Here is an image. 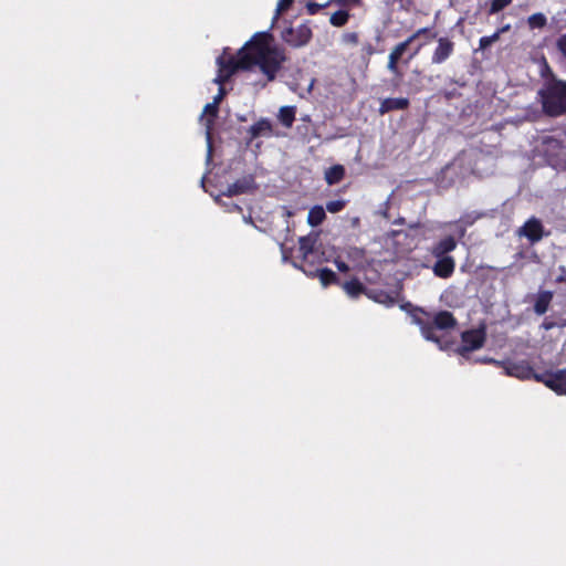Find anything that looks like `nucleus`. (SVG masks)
Here are the masks:
<instances>
[{"label":"nucleus","mask_w":566,"mask_h":566,"mask_svg":"<svg viewBox=\"0 0 566 566\" xmlns=\"http://www.w3.org/2000/svg\"><path fill=\"white\" fill-rule=\"evenodd\" d=\"M272 42L273 35L269 31L256 32L237 55L219 56V70L214 82L223 85L237 71H247L255 65L266 76L268 82L274 81L286 61V54L284 49L271 45Z\"/></svg>","instance_id":"f257e3e1"},{"label":"nucleus","mask_w":566,"mask_h":566,"mask_svg":"<svg viewBox=\"0 0 566 566\" xmlns=\"http://www.w3.org/2000/svg\"><path fill=\"white\" fill-rule=\"evenodd\" d=\"M419 314L427 317H429V314L424 310L417 307L412 317L415 323L420 326L424 338L436 343L439 342V337L436 333L437 329L449 331L454 328L458 324L457 318L449 311H439L433 315L431 321L422 318Z\"/></svg>","instance_id":"f03ea898"},{"label":"nucleus","mask_w":566,"mask_h":566,"mask_svg":"<svg viewBox=\"0 0 566 566\" xmlns=\"http://www.w3.org/2000/svg\"><path fill=\"white\" fill-rule=\"evenodd\" d=\"M545 113L558 116L566 112V82L549 81L539 92Z\"/></svg>","instance_id":"7ed1b4c3"},{"label":"nucleus","mask_w":566,"mask_h":566,"mask_svg":"<svg viewBox=\"0 0 566 566\" xmlns=\"http://www.w3.org/2000/svg\"><path fill=\"white\" fill-rule=\"evenodd\" d=\"M426 32L427 31L424 30H417L411 35H409L405 41L399 42L394 46L388 56L387 69L389 72L397 76H401V72L398 66L399 62L402 60L403 54L407 52L409 46L420 38L421 33Z\"/></svg>","instance_id":"20e7f679"},{"label":"nucleus","mask_w":566,"mask_h":566,"mask_svg":"<svg viewBox=\"0 0 566 566\" xmlns=\"http://www.w3.org/2000/svg\"><path fill=\"white\" fill-rule=\"evenodd\" d=\"M313 36L312 29L302 23L295 28L289 27L282 31V40L292 48H301L306 45Z\"/></svg>","instance_id":"39448f33"},{"label":"nucleus","mask_w":566,"mask_h":566,"mask_svg":"<svg viewBox=\"0 0 566 566\" xmlns=\"http://www.w3.org/2000/svg\"><path fill=\"white\" fill-rule=\"evenodd\" d=\"M485 337L486 333L484 326L462 332L461 346L458 348V353L464 356L465 354L481 348L485 342Z\"/></svg>","instance_id":"423d86ee"},{"label":"nucleus","mask_w":566,"mask_h":566,"mask_svg":"<svg viewBox=\"0 0 566 566\" xmlns=\"http://www.w3.org/2000/svg\"><path fill=\"white\" fill-rule=\"evenodd\" d=\"M534 377L557 395L566 396V369L535 374Z\"/></svg>","instance_id":"0eeeda50"},{"label":"nucleus","mask_w":566,"mask_h":566,"mask_svg":"<svg viewBox=\"0 0 566 566\" xmlns=\"http://www.w3.org/2000/svg\"><path fill=\"white\" fill-rule=\"evenodd\" d=\"M516 233L521 238H526L531 244L539 242L546 235L542 221L535 217L530 218Z\"/></svg>","instance_id":"6e6552de"},{"label":"nucleus","mask_w":566,"mask_h":566,"mask_svg":"<svg viewBox=\"0 0 566 566\" xmlns=\"http://www.w3.org/2000/svg\"><path fill=\"white\" fill-rule=\"evenodd\" d=\"M258 188L254 177L252 175L243 176L233 184L229 185L223 195L227 197H233L242 193H248Z\"/></svg>","instance_id":"1a4fd4ad"},{"label":"nucleus","mask_w":566,"mask_h":566,"mask_svg":"<svg viewBox=\"0 0 566 566\" xmlns=\"http://www.w3.org/2000/svg\"><path fill=\"white\" fill-rule=\"evenodd\" d=\"M535 148L539 155L544 156L549 163H552L554 158L560 154L562 145L557 139L551 136H543Z\"/></svg>","instance_id":"9d476101"},{"label":"nucleus","mask_w":566,"mask_h":566,"mask_svg":"<svg viewBox=\"0 0 566 566\" xmlns=\"http://www.w3.org/2000/svg\"><path fill=\"white\" fill-rule=\"evenodd\" d=\"M306 275L312 277H318L323 286L332 284H340L339 277L334 271L327 268H315L314 263H311L308 268H304L303 271Z\"/></svg>","instance_id":"9b49d317"},{"label":"nucleus","mask_w":566,"mask_h":566,"mask_svg":"<svg viewBox=\"0 0 566 566\" xmlns=\"http://www.w3.org/2000/svg\"><path fill=\"white\" fill-rule=\"evenodd\" d=\"M454 51V43L447 36H441L438 39V45L434 49L431 62L433 64H441L446 62Z\"/></svg>","instance_id":"f8f14e48"},{"label":"nucleus","mask_w":566,"mask_h":566,"mask_svg":"<svg viewBox=\"0 0 566 566\" xmlns=\"http://www.w3.org/2000/svg\"><path fill=\"white\" fill-rule=\"evenodd\" d=\"M298 243L300 251L302 253L300 268L304 271V268H308L311 263H314V259L317 256L318 251L314 248L315 241L310 237H301Z\"/></svg>","instance_id":"ddd939ff"},{"label":"nucleus","mask_w":566,"mask_h":566,"mask_svg":"<svg viewBox=\"0 0 566 566\" xmlns=\"http://www.w3.org/2000/svg\"><path fill=\"white\" fill-rule=\"evenodd\" d=\"M342 255L353 264L354 269L365 268L366 250L364 248L348 245L342 250Z\"/></svg>","instance_id":"4468645a"},{"label":"nucleus","mask_w":566,"mask_h":566,"mask_svg":"<svg viewBox=\"0 0 566 566\" xmlns=\"http://www.w3.org/2000/svg\"><path fill=\"white\" fill-rule=\"evenodd\" d=\"M409 105L410 101L407 97H387L380 102L378 112L385 115L392 111H405Z\"/></svg>","instance_id":"2eb2a0df"},{"label":"nucleus","mask_w":566,"mask_h":566,"mask_svg":"<svg viewBox=\"0 0 566 566\" xmlns=\"http://www.w3.org/2000/svg\"><path fill=\"white\" fill-rule=\"evenodd\" d=\"M432 270L436 276L441 279L450 277L455 269V262L452 256H440L437 258Z\"/></svg>","instance_id":"dca6fc26"},{"label":"nucleus","mask_w":566,"mask_h":566,"mask_svg":"<svg viewBox=\"0 0 566 566\" xmlns=\"http://www.w3.org/2000/svg\"><path fill=\"white\" fill-rule=\"evenodd\" d=\"M420 30L427 31L426 33H421L419 42L413 46L412 51L408 54L406 60H402L405 64H408L412 59H415L422 48L433 41L437 38V32H434L431 28H421Z\"/></svg>","instance_id":"f3484780"},{"label":"nucleus","mask_w":566,"mask_h":566,"mask_svg":"<svg viewBox=\"0 0 566 566\" xmlns=\"http://www.w3.org/2000/svg\"><path fill=\"white\" fill-rule=\"evenodd\" d=\"M366 296L388 307L394 306L397 302V294L380 289H368Z\"/></svg>","instance_id":"a211bd4d"},{"label":"nucleus","mask_w":566,"mask_h":566,"mask_svg":"<svg viewBox=\"0 0 566 566\" xmlns=\"http://www.w3.org/2000/svg\"><path fill=\"white\" fill-rule=\"evenodd\" d=\"M273 133V126L270 119L268 118H260L258 122H255L250 128L249 134L250 138L254 139L261 136L269 137Z\"/></svg>","instance_id":"6ab92c4d"},{"label":"nucleus","mask_w":566,"mask_h":566,"mask_svg":"<svg viewBox=\"0 0 566 566\" xmlns=\"http://www.w3.org/2000/svg\"><path fill=\"white\" fill-rule=\"evenodd\" d=\"M457 248V241L453 237L448 235L441 239L434 247L432 248V254L436 258L448 256L447 254L452 252Z\"/></svg>","instance_id":"aec40b11"},{"label":"nucleus","mask_w":566,"mask_h":566,"mask_svg":"<svg viewBox=\"0 0 566 566\" xmlns=\"http://www.w3.org/2000/svg\"><path fill=\"white\" fill-rule=\"evenodd\" d=\"M342 287L352 298H357L361 294L366 295V292H368V289L356 277L342 283Z\"/></svg>","instance_id":"412c9836"},{"label":"nucleus","mask_w":566,"mask_h":566,"mask_svg":"<svg viewBox=\"0 0 566 566\" xmlns=\"http://www.w3.org/2000/svg\"><path fill=\"white\" fill-rule=\"evenodd\" d=\"M345 177V168L343 165H334L325 171V181L333 186L340 182Z\"/></svg>","instance_id":"4be33fe9"},{"label":"nucleus","mask_w":566,"mask_h":566,"mask_svg":"<svg viewBox=\"0 0 566 566\" xmlns=\"http://www.w3.org/2000/svg\"><path fill=\"white\" fill-rule=\"evenodd\" d=\"M553 293L551 291H542L536 295L534 311L538 315H543L552 302Z\"/></svg>","instance_id":"5701e85b"},{"label":"nucleus","mask_w":566,"mask_h":566,"mask_svg":"<svg viewBox=\"0 0 566 566\" xmlns=\"http://www.w3.org/2000/svg\"><path fill=\"white\" fill-rule=\"evenodd\" d=\"M326 218V213L323 207L314 206L310 209L307 214V222L312 227L319 226Z\"/></svg>","instance_id":"b1692460"},{"label":"nucleus","mask_w":566,"mask_h":566,"mask_svg":"<svg viewBox=\"0 0 566 566\" xmlns=\"http://www.w3.org/2000/svg\"><path fill=\"white\" fill-rule=\"evenodd\" d=\"M279 119L285 127H291L295 120V108L293 106H283L279 111Z\"/></svg>","instance_id":"393cba45"},{"label":"nucleus","mask_w":566,"mask_h":566,"mask_svg":"<svg viewBox=\"0 0 566 566\" xmlns=\"http://www.w3.org/2000/svg\"><path fill=\"white\" fill-rule=\"evenodd\" d=\"M349 19V11L340 9L331 15L329 23L333 27L342 28L348 23Z\"/></svg>","instance_id":"a878e982"},{"label":"nucleus","mask_w":566,"mask_h":566,"mask_svg":"<svg viewBox=\"0 0 566 566\" xmlns=\"http://www.w3.org/2000/svg\"><path fill=\"white\" fill-rule=\"evenodd\" d=\"M219 112V105H217L214 102L208 103L203 108V115H208L209 118L207 120V135L208 139H210V127L214 122V118L218 116Z\"/></svg>","instance_id":"bb28decb"},{"label":"nucleus","mask_w":566,"mask_h":566,"mask_svg":"<svg viewBox=\"0 0 566 566\" xmlns=\"http://www.w3.org/2000/svg\"><path fill=\"white\" fill-rule=\"evenodd\" d=\"M546 17L543 13H534L528 18L531 29H542L546 24Z\"/></svg>","instance_id":"cd10ccee"},{"label":"nucleus","mask_w":566,"mask_h":566,"mask_svg":"<svg viewBox=\"0 0 566 566\" xmlns=\"http://www.w3.org/2000/svg\"><path fill=\"white\" fill-rule=\"evenodd\" d=\"M346 207V201L343 199L332 200L326 202V210L331 213H337Z\"/></svg>","instance_id":"c85d7f7f"},{"label":"nucleus","mask_w":566,"mask_h":566,"mask_svg":"<svg viewBox=\"0 0 566 566\" xmlns=\"http://www.w3.org/2000/svg\"><path fill=\"white\" fill-rule=\"evenodd\" d=\"M331 3H328V1L326 3H317V2H308L306 4V12L310 14V15H315L317 14L319 11H322L323 9H325L326 7H328Z\"/></svg>","instance_id":"c756f323"},{"label":"nucleus","mask_w":566,"mask_h":566,"mask_svg":"<svg viewBox=\"0 0 566 566\" xmlns=\"http://www.w3.org/2000/svg\"><path fill=\"white\" fill-rule=\"evenodd\" d=\"M293 2H294V0H279L277 6H276V13L273 19V22L279 18V15L282 12L286 11L292 6Z\"/></svg>","instance_id":"7c9ffc66"},{"label":"nucleus","mask_w":566,"mask_h":566,"mask_svg":"<svg viewBox=\"0 0 566 566\" xmlns=\"http://www.w3.org/2000/svg\"><path fill=\"white\" fill-rule=\"evenodd\" d=\"M342 40L346 44L357 45L359 42V35L357 32H346L343 34Z\"/></svg>","instance_id":"2f4dec72"},{"label":"nucleus","mask_w":566,"mask_h":566,"mask_svg":"<svg viewBox=\"0 0 566 566\" xmlns=\"http://www.w3.org/2000/svg\"><path fill=\"white\" fill-rule=\"evenodd\" d=\"M328 3L337 4L339 7H358L361 0H328Z\"/></svg>","instance_id":"473e14b6"},{"label":"nucleus","mask_w":566,"mask_h":566,"mask_svg":"<svg viewBox=\"0 0 566 566\" xmlns=\"http://www.w3.org/2000/svg\"><path fill=\"white\" fill-rule=\"evenodd\" d=\"M495 41V33L490 35V36H482L480 39V43H479V50H481L482 52H484V50H486L488 48L491 46V44Z\"/></svg>","instance_id":"72a5a7b5"},{"label":"nucleus","mask_w":566,"mask_h":566,"mask_svg":"<svg viewBox=\"0 0 566 566\" xmlns=\"http://www.w3.org/2000/svg\"><path fill=\"white\" fill-rule=\"evenodd\" d=\"M342 253L335 258L334 264L336 265L337 270L342 273H347L349 271L348 264L343 260Z\"/></svg>","instance_id":"f704fd0d"},{"label":"nucleus","mask_w":566,"mask_h":566,"mask_svg":"<svg viewBox=\"0 0 566 566\" xmlns=\"http://www.w3.org/2000/svg\"><path fill=\"white\" fill-rule=\"evenodd\" d=\"M556 46L564 59H566V33L560 35L556 41Z\"/></svg>","instance_id":"c9c22d12"},{"label":"nucleus","mask_w":566,"mask_h":566,"mask_svg":"<svg viewBox=\"0 0 566 566\" xmlns=\"http://www.w3.org/2000/svg\"><path fill=\"white\" fill-rule=\"evenodd\" d=\"M224 94H226L224 88L221 86L220 90H219L218 95H216L213 97L212 102H214L217 105H219L221 103V101L223 99Z\"/></svg>","instance_id":"e433bc0d"},{"label":"nucleus","mask_w":566,"mask_h":566,"mask_svg":"<svg viewBox=\"0 0 566 566\" xmlns=\"http://www.w3.org/2000/svg\"><path fill=\"white\" fill-rule=\"evenodd\" d=\"M489 12H490V14L495 13V0L489 1Z\"/></svg>","instance_id":"4c0bfd02"},{"label":"nucleus","mask_w":566,"mask_h":566,"mask_svg":"<svg viewBox=\"0 0 566 566\" xmlns=\"http://www.w3.org/2000/svg\"><path fill=\"white\" fill-rule=\"evenodd\" d=\"M510 2L511 0H497V11L503 7L507 6Z\"/></svg>","instance_id":"58836bf2"},{"label":"nucleus","mask_w":566,"mask_h":566,"mask_svg":"<svg viewBox=\"0 0 566 566\" xmlns=\"http://www.w3.org/2000/svg\"><path fill=\"white\" fill-rule=\"evenodd\" d=\"M367 53H368V54H373V53H374V48H373V45H371V44H368V46H367Z\"/></svg>","instance_id":"ea45409f"},{"label":"nucleus","mask_w":566,"mask_h":566,"mask_svg":"<svg viewBox=\"0 0 566 566\" xmlns=\"http://www.w3.org/2000/svg\"><path fill=\"white\" fill-rule=\"evenodd\" d=\"M483 361L494 364V363H495V359H493V358H488V359H483Z\"/></svg>","instance_id":"a19ab883"},{"label":"nucleus","mask_w":566,"mask_h":566,"mask_svg":"<svg viewBox=\"0 0 566 566\" xmlns=\"http://www.w3.org/2000/svg\"><path fill=\"white\" fill-rule=\"evenodd\" d=\"M446 97H447L448 99H449V98H451V97H452V93H447V94H446Z\"/></svg>","instance_id":"79ce46f5"},{"label":"nucleus","mask_w":566,"mask_h":566,"mask_svg":"<svg viewBox=\"0 0 566 566\" xmlns=\"http://www.w3.org/2000/svg\"><path fill=\"white\" fill-rule=\"evenodd\" d=\"M544 327H545L546 329H548V328H551V327H552V325H551V324H546V325H544Z\"/></svg>","instance_id":"37998d69"}]
</instances>
